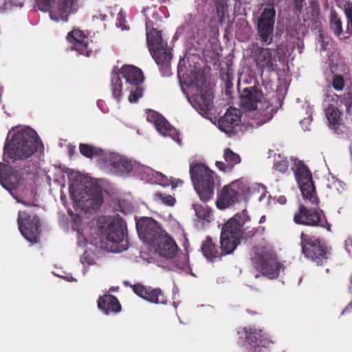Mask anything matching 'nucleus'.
<instances>
[{"instance_id":"37998d69","label":"nucleus","mask_w":352,"mask_h":352,"mask_svg":"<svg viewBox=\"0 0 352 352\" xmlns=\"http://www.w3.org/2000/svg\"><path fill=\"white\" fill-rule=\"evenodd\" d=\"M179 259V263L178 264V268L181 270H185L188 267V256L186 254H182L178 257Z\"/></svg>"},{"instance_id":"c85d7f7f","label":"nucleus","mask_w":352,"mask_h":352,"mask_svg":"<svg viewBox=\"0 0 352 352\" xmlns=\"http://www.w3.org/2000/svg\"><path fill=\"white\" fill-rule=\"evenodd\" d=\"M98 307L105 314L118 313L122 308L118 298L111 294H105L100 296L98 300Z\"/></svg>"},{"instance_id":"423d86ee","label":"nucleus","mask_w":352,"mask_h":352,"mask_svg":"<svg viewBox=\"0 0 352 352\" xmlns=\"http://www.w3.org/2000/svg\"><path fill=\"white\" fill-rule=\"evenodd\" d=\"M294 162L292 170L304 199L317 207L319 198L316 195L311 170L302 161L294 159Z\"/></svg>"},{"instance_id":"c03bdc74","label":"nucleus","mask_w":352,"mask_h":352,"mask_svg":"<svg viewBox=\"0 0 352 352\" xmlns=\"http://www.w3.org/2000/svg\"><path fill=\"white\" fill-rule=\"evenodd\" d=\"M305 0H294V5L298 12H301Z\"/></svg>"},{"instance_id":"2f4dec72","label":"nucleus","mask_w":352,"mask_h":352,"mask_svg":"<svg viewBox=\"0 0 352 352\" xmlns=\"http://www.w3.org/2000/svg\"><path fill=\"white\" fill-rule=\"evenodd\" d=\"M111 78L112 96L119 102L122 96V83L118 67H114L111 72Z\"/></svg>"},{"instance_id":"09e8293b","label":"nucleus","mask_w":352,"mask_h":352,"mask_svg":"<svg viewBox=\"0 0 352 352\" xmlns=\"http://www.w3.org/2000/svg\"><path fill=\"white\" fill-rule=\"evenodd\" d=\"M256 232H257V230H256L255 228H253L251 231H248L246 233V235H247V236H253L256 234Z\"/></svg>"},{"instance_id":"72a5a7b5","label":"nucleus","mask_w":352,"mask_h":352,"mask_svg":"<svg viewBox=\"0 0 352 352\" xmlns=\"http://www.w3.org/2000/svg\"><path fill=\"white\" fill-rule=\"evenodd\" d=\"M79 150L80 153L87 158H92L94 156H100L104 152L102 148L87 144H80Z\"/></svg>"},{"instance_id":"0eeeda50","label":"nucleus","mask_w":352,"mask_h":352,"mask_svg":"<svg viewBox=\"0 0 352 352\" xmlns=\"http://www.w3.org/2000/svg\"><path fill=\"white\" fill-rule=\"evenodd\" d=\"M294 222L297 225L309 227H320L331 231V225L321 209L316 207L308 208L300 204L294 214Z\"/></svg>"},{"instance_id":"4be33fe9","label":"nucleus","mask_w":352,"mask_h":352,"mask_svg":"<svg viewBox=\"0 0 352 352\" xmlns=\"http://www.w3.org/2000/svg\"><path fill=\"white\" fill-rule=\"evenodd\" d=\"M263 98L262 90L256 86L246 87L240 94L241 107L250 111L256 110L257 104H261Z\"/></svg>"},{"instance_id":"4468645a","label":"nucleus","mask_w":352,"mask_h":352,"mask_svg":"<svg viewBox=\"0 0 352 352\" xmlns=\"http://www.w3.org/2000/svg\"><path fill=\"white\" fill-rule=\"evenodd\" d=\"M250 56L256 64V67L262 72L274 71L276 67V60L274 56L275 50L269 47H262L257 43L250 45Z\"/></svg>"},{"instance_id":"f8f14e48","label":"nucleus","mask_w":352,"mask_h":352,"mask_svg":"<svg viewBox=\"0 0 352 352\" xmlns=\"http://www.w3.org/2000/svg\"><path fill=\"white\" fill-rule=\"evenodd\" d=\"M37 3L43 4L45 9L51 8L50 16L56 21H67L69 15L76 12L78 8L77 0H37Z\"/></svg>"},{"instance_id":"6e6d98bb","label":"nucleus","mask_w":352,"mask_h":352,"mask_svg":"<svg viewBox=\"0 0 352 352\" xmlns=\"http://www.w3.org/2000/svg\"><path fill=\"white\" fill-rule=\"evenodd\" d=\"M255 277L258 278V277H259V275H256Z\"/></svg>"},{"instance_id":"e433bc0d","label":"nucleus","mask_w":352,"mask_h":352,"mask_svg":"<svg viewBox=\"0 0 352 352\" xmlns=\"http://www.w3.org/2000/svg\"><path fill=\"white\" fill-rule=\"evenodd\" d=\"M344 14L346 17V33L349 37L352 35V3H348L344 6Z\"/></svg>"},{"instance_id":"a211bd4d","label":"nucleus","mask_w":352,"mask_h":352,"mask_svg":"<svg viewBox=\"0 0 352 352\" xmlns=\"http://www.w3.org/2000/svg\"><path fill=\"white\" fill-rule=\"evenodd\" d=\"M67 40L72 44L71 49L77 52L78 54L86 57L92 55L93 50L89 46L91 41L82 31L78 29L70 31L67 34Z\"/></svg>"},{"instance_id":"bb28decb","label":"nucleus","mask_w":352,"mask_h":352,"mask_svg":"<svg viewBox=\"0 0 352 352\" xmlns=\"http://www.w3.org/2000/svg\"><path fill=\"white\" fill-rule=\"evenodd\" d=\"M192 103L200 113H208L212 107L213 96L209 91H201L192 98Z\"/></svg>"},{"instance_id":"49530a36","label":"nucleus","mask_w":352,"mask_h":352,"mask_svg":"<svg viewBox=\"0 0 352 352\" xmlns=\"http://www.w3.org/2000/svg\"><path fill=\"white\" fill-rule=\"evenodd\" d=\"M14 197L16 199V201L18 203H20V204H23V206H37V205L35 204L29 203L28 201L19 199L17 197H16L14 196Z\"/></svg>"},{"instance_id":"39448f33","label":"nucleus","mask_w":352,"mask_h":352,"mask_svg":"<svg viewBox=\"0 0 352 352\" xmlns=\"http://www.w3.org/2000/svg\"><path fill=\"white\" fill-rule=\"evenodd\" d=\"M300 245L304 256L316 265H325L330 258V248L320 237L302 232Z\"/></svg>"},{"instance_id":"412c9836","label":"nucleus","mask_w":352,"mask_h":352,"mask_svg":"<svg viewBox=\"0 0 352 352\" xmlns=\"http://www.w3.org/2000/svg\"><path fill=\"white\" fill-rule=\"evenodd\" d=\"M19 171L12 166L0 162V184L14 197L13 190H16L21 180Z\"/></svg>"},{"instance_id":"8fccbe9b","label":"nucleus","mask_w":352,"mask_h":352,"mask_svg":"<svg viewBox=\"0 0 352 352\" xmlns=\"http://www.w3.org/2000/svg\"><path fill=\"white\" fill-rule=\"evenodd\" d=\"M349 306H351V304H350V305H349L345 308V309L342 311V313H344V312L346 311L349 309Z\"/></svg>"},{"instance_id":"20e7f679","label":"nucleus","mask_w":352,"mask_h":352,"mask_svg":"<svg viewBox=\"0 0 352 352\" xmlns=\"http://www.w3.org/2000/svg\"><path fill=\"white\" fill-rule=\"evenodd\" d=\"M189 172L200 199L204 202L210 200L214 191V173L207 166L198 162L190 165Z\"/></svg>"},{"instance_id":"5fc2aeb1","label":"nucleus","mask_w":352,"mask_h":352,"mask_svg":"<svg viewBox=\"0 0 352 352\" xmlns=\"http://www.w3.org/2000/svg\"><path fill=\"white\" fill-rule=\"evenodd\" d=\"M180 183L182 184V181H179L178 182V184H180Z\"/></svg>"},{"instance_id":"cd10ccee","label":"nucleus","mask_w":352,"mask_h":352,"mask_svg":"<svg viewBox=\"0 0 352 352\" xmlns=\"http://www.w3.org/2000/svg\"><path fill=\"white\" fill-rule=\"evenodd\" d=\"M276 112V111L270 104L265 102L263 108H261L254 112V118H252V122L251 123V125L252 126H255L258 127L272 120Z\"/></svg>"},{"instance_id":"7c9ffc66","label":"nucleus","mask_w":352,"mask_h":352,"mask_svg":"<svg viewBox=\"0 0 352 352\" xmlns=\"http://www.w3.org/2000/svg\"><path fill=\"white\" fill-rule=\"evenodd\" d=\"M223 158L225 162L217 161L215 163L217 168L223 172L231 171L235 165L241 162L240 156L230 148L224 150Z\"/></svg>"},{"instance_id":"f3484780","label":"nucleus","mask_w":352,"mask_h":352,"mask_svg":"<svg viewBox=\"0 0 352 352\" xmlns=\"http://www.w3.org/2000/svg\"><path fill=\"white\" fill-rule=\"evenodd\" d=\"M245 340L250 346L251 352H265L272 342L267 337L265 333L261 329L252 327H245Z\"/></svg>"},{"instance_id":"dca6fc26","label":"nucleus","mask_w":352,"mask_h":352,"mask_svg":"<svg viewBox=\"0 0 352 352\" xmlns=\"http://www.w3.org/2000/svg\"><path fill=\"white\" fill-rule=\"evenodd\" d=\"M241 182L236 180L230 184L226 185L218 195L216 201L219 209L224 210L238 202L241 194L240 186Z\"/></svg>"},{"instance_id":"9b49d317","label":"nucleus","mask_w":352,"mask_h":352,"mask_svg":"<svg viewBox=\"0 0 352 352\" xmlns=\"http://www.w3.org/2000/svg\"><path fill=\"white\" fill-rule=\"evenodd\" d=\"M17 223L19 231L25 239L34 243L38 242L41 234V223L36 214L19 211Z\"/></svg>"},{"instance_id":"c756f323","label":"nucleus","mask_w":352,"mask_h":352,"mask_svg":"<svg viewBox=\"0 0 352 352\" xmlns=\"http://www.w3.org/2000/svg\"><path fill=\"white\" fill-rule=\"evenodd\" d=\"M87 196V197L82 196L81 197L76 198V201L79 202L80 205L91 208L92 209L98 208L103 203L102 192L98 189H95L94 191L89 189Z\"/></svg>"},{"instance_id":"7ed1b4c3","label":"nucleus","mask_w":352,"mask_h":352,"mask_svg":"<svg viewBox=\"0 0 352 352\" xmlns=\"http://www.w3.org/2000/svg\"><path fill=\"white\" fill-rule=\"evenodd\" d=\"M146 45L148 50L162 75H168L173 56L171 49L168 48L167 43L163 40L161 31L154 28L149 29L148 23H146Z\"/></svg>"},{"instance_id":"58836bf2","label":"nucleus","mask_w":352,"mask_h":352,"mask_svg":"<svg viewBox=\"0 0 352 352\" xmlns=\"http://www.w3.org/2000/svg\"><path fill=\"white\" fill-rule=\"evenodd\" d=\"M335 96L340 100L341 103L344 104L347 111L352 108V89H349L340 96L335 94Z\"/></svg>"},{"instance_id":"393cba45","label":"nucleus","mask_w":352,"mask_h":352,"mask_svg":"<svg viewBox=\"0 0 352 352\" xmlns=\"http://www.w3.org/2000/svg\"><path fill=\"white\" fill-rule=\"evenodd\" d=\"M241 122L239 111L236 108H230L224 116L219 118L218 124L219 129L225 133H232L235 126Z\"/></svg>"},{"instance_id":"79ce46f5","label":"nucleus","mask_w":352,"mask_h":352,"mask_svg":"<svg viewBox=\"0 0 352 352\" xmlns=\"http://www.w3.org/2000/svg\"><path fill=\"white\" fill-rule=\"evenodd\" d=\"M311 16L315 23H316L318 21L320 16V8L318 4L314 3L311 6Z\"/></svg>"},{"instance_id":"aec40b11","label":"nucleus","mask_w":352,"mask_h":352,"mask_svg":"<svg viewBox=\"0 0 352 352\" xmlns=\"http://www.w3.org/2000/svg\"><path fill=\"white\" fill-rule=\"evenodd\" d=\"M124 284L126 286L131 287L137 296L150 302L155 304L166 303V298L160 288L146 287L140 283L131 285L129 281H124Z\"/></svg>"},{"instance_id":"ddd939ff","label":"nucleus","mask_w":352,"mask_h":352,"mask_svg":"<svg viewBox=\"0 0 352 352\" xmlns=\"http://www.w3.org/2000/svg\"><path fill=\"white\" fill-rule=\"evenodd\" d=\"M276 10L272 8H265L257 19V34L263 45H269L273 41Z\"/></svg>"},{"instance_id":"6e6552de","label":"nucleus","mask_w":352,"mask_h":352,"mask_svg":"<svg viewBox=\"0 0 352 352\" xmlns=\"http://www.w3.org/2000/svg\"><path fill=\"white\" fill-rule=\"evenodd\" d=\"M98 234L106 248L109 245L123 242L127 236L126 222L120 216L114 217L107 226L99 228Z\"/></svg>"},{"instance_id":"603ef678","label":"nucleus","mask_w":352,"mask_h":352,"mask_svg":"<svg viewBox=\"0 0 352 352\" xmlns=\"http://www.w3.org/2000/svg\"><path fill=\"white\" fill-rule=\"evenodd\" d=\"M322 49H323V50H325V49H326V47L324 46V45H322Z\"/></svg>"},{"instance_id":"b1692460","label":"nucleus","mask_w":352,"mask_h":352,"mask_svg":"<svg viewBox=\"0 0 352 352\" xmlns=\"http://www.w3.org/2000/svg\"><path fill=\"white\" fill-rule=\"evenodd\" d=\"M152 245L154 246L156 252L160 256L167 258H173L178 250L177 243L166 232L160 236L159 239Z\"/></svg>"},{"instance_id":"3c124183","label":"nucleus","mask_w":352,"mask_h":352,"mask_svg":"<svg viewBox=\"0 0 352 352\" xmlns=\"http://www.w3.org/2000/svg\"><path fill=\"white\" fill-rule=\"evenodd\" d=\"M229 86H230V82L228 81V82H226V87H227V88H228V87H229Z\"/></svg>"},{"instance_id":"864d4df0","label":"nucleus","mask_w":352,"mask_h":352,"mask_svg":"<svg viewBox=\"0 0 352 352\" xmlns=\"http://www.w3.org/2000/svg\"><path fill=\"white\" fill-rule=\"evenodd\" d=\"M180 183L182 184V181H179L178 182V184H180Z\"/></svg>"},{"instance_id":"6ab92c4d","label":"nucleus","mask_w":352,"mask_h":352,"mask_svg":"<svg viewBox=\"0 0 352 352\" xmlns=\"http://www.w3.org/2000/svg\"><path fill=\"white\" fill-rule=\"evenodd\" d=\"M146 120L155 125L157 131L164 136L171 137L181 144L178 133L175 128L171 126L168 122L155 111L148 109L146 111Z\"/></svg>"},{"instance_id":"473e14b6","label":"nucleus","mask_w":352,"mask_h":352,"mask_svg":"<svg viewBox=\"0 0 352 352\" xmlns=\"http://www.w3.org/2000/svg\"><path fill=\"white\" fill-rule=\"evenodd\" d=\"M329 26L336 36H339L342 34V22L334 9L330 12Z\"/></svg>"},{"instance_id":"f704fd0d","label":"nucleus","mask_w":352,"mask_h":352,"mask_svg":"<svg viewBox=\"0 0 352 352\" xmlns=\"http://www.w3.org/2000/svg\"><path fill=\"white\" fill-rule=\"evenodd\" d=\"M196 216L198 219L208 222L212 215V209L207 205L194 204L192 205Z\"/></svg>"},{"instance_id":"de8ad7c7","label":"nucleus","mask_w":352,"mask_h":352,"mask_svg":"<svg viewBox=\"0 0 352 352\" xmlns=\"http://www.w3.org/2000/svg\"><path fill=\"white\" fill-rule=\"evenodd\" d=\"M184 61V60L181 59L179 62V64H178V67H177V74L179 76H182V70H183V68H182V62Z\"/></svg>"},{"instance_id":"2eb2a0df","label":"nucleus","mask_w":352,"mask_h":352,"mask_svg":"<svg viewBox=\"0 0 352 352\" xmlns=\"http://www.w3.org/2000/svg\"><path fill=\"white\" fill-rule=\"evenodd\" d=\"M136 229L141 240L151 245L165 232L151 217H142L136 221Z\"/></svg>"},{"instance_id":"f257e3e1","label":"nucleus","mask_w":352,"mask_h":352,"mask_svg":"<svg viewBox=\"0 0 352 352\" xmlns=\"http://www.w3.org/2000/svg\"><path fill=\"white\" fill-rule=\"evenodd\" d=\"M249 219L246 210L237 213L223 226L220 236V247L208 236L202 242L201 251L204 257L210 262L221 259L223 256L232 253L241 242L243 226Z\"/></svg>"},{"instance_id":"a19ab883","label":"nucleus","mask_w":352,"mask_h":352,"mask_svg":"<svg viewBox=\"0 0 352 352\" xmlns=\"http://www.w3.org/2000/svg\"><path fill=\"white\" fill-rule=\"evenodd\" d=\"M331 85L336 91H342L345 87V80L341 74H335L332 78Z\"/></svg>"},{"instance_id":"a18cd8bd","label":"nucleus","mask_w":352,"mask_h":352,"mask_svg":"<svg viewBox=\"0 0 352 352\" xmlns=\"http://www.w3.org/2000/svg\"><path fill=\"white\" fill-rule=\"evenodd\" d=\"M345 246L348 252H352V236H349L345 241Z\"/></svg>"},{"instance_id":"c9c22d12","label":"nucleus","mask_w":352,"mask_h":352,"mask_svg":"<svg viewBox=\"0 0 352 352\" xmlns=\"http://www.w3.org/2000/svg\"><path fill=\"white\" fill-rule=\"evenodd\" d=\"M215 11L219 23L220 24L223 23L225 21V15L227 12V3L224 0L215 1Z\"/></svg>"},{"instance_id":"9d476101","label":"nucleus","mask_w":352,"mask_h":352,"mask_svg":"<svg viewBox=\"0 0 352 352\" xmlns=\"http://www.w3.org/2000/svg\"><path fill=\"white\" fill-rule=\"evenodd\" d=\"M121 75L125 79L127 89L130 91L129 100L136 102L142 96V83L144 80L143 72L133 65H124L121 68Z\"/></svg>"},{"instance_id":"4c0bfd02","label":"nucleus","mask_w":352,"mask_h":352,"mask_svg":"<svg viewBox=\"0 0 352 352\" xmlns=\"http://www.w3.org/2000/svg\"><path fill=\"white\" fill-rule=\"evenodd\" d=\"M273 168L278 172L285 173L289 169V162L286 158L278 156L274 163Z\"/></svg>"},{"instance_id":"ea45409f","label":"nucleus","mask_w":352,"mask_h":352,"mask_svg":"<svg viewBox=\"0 0 352 352\" xmlns=\"http://www.w3.org/2000/svg\"><path fill=\"white\" fill-rule=\"evenodd\" d=\"M155 198L157 201H160L168 206H173L175 203V199L173 197L160 192H157L155 194Z\"/></svg>"},{"instance_id":"f03ea898","label":"nucleus","mask_w":352,"mask_h":352,"mask_svg":"<svg viewBox=\"0 0 352 352\" xmlns=\"http://www.w3.org/2000/svg\"><path fill=\"white\" fill-rule=\"evenodd\" d=\"M41 144L36 131L30 128L21 129L14 134L3 148L4 153L13 161L31 157Z\"/></svg>"},{"instance_id":"1a4fd4ad","label":"nucleus","mask_w":352,"mask_h":352,"mask_svg":"<svg viewBox=\"0 0 352 352\" xmlns=\"http://www.w3.org/2000/svg\"><path fill=\"white\" fill-rule=\"evenodd\" d=\"M254 256L252 258L254 267L261 273L270 278H276L280 273L282 265L277 261L275 254L264 250L256 249Z\"/></svg>"},{"instance_id":"a878e982","label":"nucleus","mask_w":352,"mask_h":352,"mask_svg":"<svg viewBox=\"0 0 352 352\" xmlns=\"http://www.w3.org/2000/svg\"><path fill=\"white\" fill-rule=\"evenodd\" d=\"M110 165L118 174H127L133 170L135 162L122 155L112 154L109 158Z\"/></svg>"},{"instance_id":"5701e85b","label":"nucleus","mask_w":352,"mask_h":352,"mask_svg":"<svg viewBox=\"0 0 352 352\" xmlns=\"http://www.w3.org/2000/svg\"><path fill=\"white\" fill-rule=\"evenodd\" d=\"M325 116L328 120L329 127L338 135H347L349 128L342 122V113L333 104L324 110Z\"/></svg>"}]
</instances>
